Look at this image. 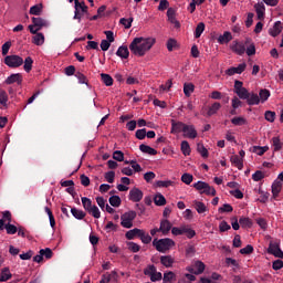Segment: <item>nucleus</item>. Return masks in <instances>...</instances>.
<instances>
[{
    "mask_svg": "<svg viewBox=\"0 0 283 283\" xmlns=\"http://www.w3.org/2000/svg\"><path fill=\"white\" fill-rule=\"evenodd\" d=\"M193 90H196V86L191 83H185L184 84V94L185 96L189 97L191 94H193Z\"/></svg>",
    "mask_w": 283,
    "mask_h": 283,
    "instance_id": "obj_38",
    "label": "nucleus"
},
{
    "mask_svg": "<svg viewBox=\"0 0 283 283\" xmlns=\"http://www.w3.org/2000/svg\"><path fill=\"white\" fill-rule=\"evenodd\" d=\"M220 107H222V105L218 102H214L209 108H208V113L207 116H213L214 114H218V112L220 111Z\"/></svg>",
    "mask_w": 283,
    "mask_h": 283,
    "instance_id": "obj_34",
    "label": "nucleus"
},
{
    "mask_svg": "<svg viewBox=\"0 0 283 283\" xmlns=\"http://www.w3.org/2000/svg\"><path fill=\"white\" fill-rule=\"evenodd\" d=\"M29 12H30V14L39 17V14H41V12H43V4H35V6L31 7Z\"/></svg>",
    "mask_w": 283,
    "mask_h": 283,
    "instance_id": "obj_42",
    "label": "nucleus"
},
{
    "mask_svg": "<svg viewBox=\"0 0 283 283\" xmlns=\"http://www.w3.org/2000/svg\"><path fill=\"white\" fill-rule=\"evenodd\" d=\"M156 45V38H135L129 44V50L135 56H145Z\"/></svg>",
    "mask_w": 283,
    "mask_h": 283,
    "instance_id": "obj_1",
    "label": "nucleus"
},
{
    "mask_svg": "<svg viewBox=\"0 0 283 283\" xmlns=\"http://www.w3.org/2000/svg\"><path fill=\"white\" fill-rule=\"evenodd\" d=\"M187 124L182 123V122H176L172 120L171 122V134H180V132H185V127Z\"/></svg>",
    "mask_w": 283,
    "mask_h": 283,
    "instance_id": "obj_19",
    "label": "nucleus"
},
{
    "mask_svg": "<svg viewBox=\"0 0 283 283\" xmlns=\"http://www.w3.org/2000/svg\"><path fill=\"white\" fill-rule=\"evenodd\" d=\"M268 253L274 258L283 259V251L280 248V241H271L268 248Z\"/></svg>",
    "mask_w": 283,
    "mask_h": 283,
    "instance_id": "obj_6",
    "label": "nucleus"
},
{
    "mask_svg": "<svg viewBox=\"0 0 283 283\" xmlns=\"http://www.w3.org/2000/svg\"><path fill=\"white\" fill-rule=\"evenodd\" d=\"M268 149L269 146H253L252 151L253 154H256V156H264Z\"/></svg>",
    "mask_w": 283,
    "mask_h": 283,
    "instance_id": "obj_36",
    "label": "nucleus"
},
{
    "mask_svg": "<svg viewBox=\"0 0 283 283\" xmlns=\"http://www.w3.org/2000/svg\"><path fill=\"white\" fill-rule=\"evenodd\" d=\"M245 54L248 56H253L255 54V44H249V46L245 49Z\"/></svg>",
    "mask_w": 283,
    "mask_h": 283,
    "instance_id": "obj_64",
    "label": "nucleus"
},
{
    "mask_svg": "<svg viewBox=\"0 0 283 283\" xmlns=\"http://www.w3.org/2000/svg\"><path fill=\"white\" fill-rule=\"evenodd\" d=\"M88 213L90 216H93V218H96V219L101 218V210L96 206H93V208L88 210Z\"/></svg>",
    "mask_w": 283,
    "mask_h": 283,
    "instance_id": "obj_58",
    "label": "nucleus"
},
{
    "mask_svg": "<svg viewBox=\"0 0 283 283\" xmlns=\"http://www.w3.org/2000/svg\"><path fill=\"white\" fill-rule=\"evenodd\" d=\"M10 101L8 96V92L6 90L0 88V109H8V102Z\"/></svg>",
    "mask_w": 283,
    "mask_h": 283,
    "instance_id": "obj_18",
    "label": "nucleus"
},
{
    "mask_svg": "<svg viewBox=\"0 0 283 283\" xmlns=\"http://www.w3.org/2000/svg\"><path fill=\"white\" fill-rule=\"evenodd\" d=\"M113 158L114 160H117V163H123V160H125V154L120 150H115L113 153Z\"/></svg>",
    "mask_w": 283,
    "mask_h": 283,
    "instance_id": "obj_54",
    "label": "nucleus"
},
{
    "mask_svg": "<svg viewBox=\"0 0 283 283\" xmlns=\"http://www.w3.org/2000/svg\"><path fill=\"white\" fill-rule=\"evenodd\" d=\"M32 23L38 28V30H43V28H48L50 22L43 18H32Z\"/></svg>",
    "mask_w": 283,
    "mask_h": 283,
    "instance_id": "obj_20",
    "label": "nucleus"
},
{
    "mask_svg": "<svg viewBox=\"0 0 283 283\" xmlns=\"http://www.w3.org/2000/svg\"><path fill=\"white\" fill-rule=\"evenodd\" d=\"M104 178H105L106 182H109V185H112L114 182V179L116 178V172L107 171V172H105Z\"/></svg>",
    "mask_w": 283,
    "mask_h": 283,
    "instance_id": "obj_57",
    "label": "nucleus"
},
{
    "mask_svg": "<svg viewBox=\"0 0 283 283\" xmlns=\"http://www.w3.org/2000/svg\"><path fill=\"white\" fill-rule=\"evenodd\" d=\"M143 190L139 188H133L129 190L128 200L132 202H140V200H143Z\"/></svg>",
    "mask_w": 283,
    "mask_h": 283,
    "instance_id": "obj_11",
    "label": "nucleus"
},
{
    "mask_svg": "<svg viewBox=\"0 0 283 283\" xmlns=\"http://www.w3.org/2000/svg\"><path fill=\"white\" fill-rule=\"evenodd\" d=\"M160 262H161L163 266H166V269H171V266H174V262H176V260L171 255H163V256H160Z\"/></svg>",
    "mask_w": 283,
    "mask_h": 283,
    "instance_id": "obj_21",
    "label": "nucleus"
},
{
    "mask_svg": "<svg viewBox=\"0 0 283 283\" xmlns=\"http://www.w3.org/2000/svg\"><path fill=\"white\" fill-rule=\"evenodd\" d=\"M230 50L234 52V54H238L239 56H242L244 52H247V46L242 42L233 41L230 45Z\"/></svg>",
    "mask_w": 283,
    "mask_h": 283,
    "instance_id": "obj_12",
    "label": "nucleus"
},
{
    "mask_svg": "<svg viewBox=\"0 0 283 283\" xmlns=\"http://www.w3.org/2000/svg\"><path fill=\"white\" fill-rule=\"evenodd\" d=\"M4 83L6 85H12V83L21 85L23 83V75L21 73H13L6 78Z\"/></svg>",
    "mask_w": 283,
    "mask_h": 283,
    "instance_id": "obj_13",
    "label": "nucleus"
},
{
    "mask_svg": "<svg viewBox=\"0 0 283 283\" xmlns=\"http://www.w3.org/2000/svg\"><path fill=\"white\" fill-rule=\"evenodd\" d=\"M4 229L8 233V235H14V233H17L19 228H17V226H14L12 223H7V224H4Z\"/></svg>",
    "mask_w": 283,
    "mask_h": 283,
    "instance_id": "obj_49",
    "label": "nucleus"
},
{
    "mask_svg": "<svg viewBox=\"0 0 283 283\" xmlns=\"http://www.w3.org/2000/svg\"><path fill=\"white\" fill-rule=\"evenodd\" d=\"M235 94L241 98L242 101H247L249 98V91L247 88H240L235 92Z\"/></svg>",
    "mask_w": 283,
    "mask_h": 283,
    "instance_id": "obj_53",
    "label": "nucleus"
},
{
    "mask_svg": "<svg viewBox=\"0 0 283 283\" xmlns=\"http://www.w3.org/2000/svg\"><path fill=\"white\" fill-rule=\"evenodd\" d=\"M108 202L111 207H120L122 200H120V197L118 196H112L109 197Z\"/></svg>",
    "mask_w": 283,
    "mask_h": 283,
    "instance_id": "obj_52",
    "label": "nucleus"
},
{
    "mask_svg": "<svg viewBox=\"0 0 283 283\" xmlns=\"http://www.w3.org/2000/svg\"><path fill=\"white\" fill-rule=\"evenodd\" d=\"M159 231L164 235H167V233H169V231H171V222H169V220H163L160 222Z\"/></svg>",
    "mask_w": 283,
    "mask_h": 283,
    "instance_id": "obj_25",
    "label": "nucleus"
},
{
    "mask_svg": "<svg viewBox=\"0 0 283 283\" xmlns=\"http://www.w3.org/2000/svg\"><path fill=\"white\" fill-rule=\"evenodd\" d=\"M283 27L282 21H276L272 28L269 29L270 36H279L282 33Z\"/></svg>",
    "mask_w": 283,
    "mask_h": 283,
    "instance_id": "obj_17",
    "label": "nucleus"
},
{
    "mask_svg": "<svg viewBox=\"0 0 283 283\" xmlns=\"http://www.w3.org/2000/svg\"><path fill=\"white\" fill-rule=\"evenodd\" d=\"M274 151H280L282 149V142L280 140V137H273L272 138Z\"/></svg>",
    "mask_w": 283,
    "mask_h": 283,
    "instance_id": "obj_59",
    "label": "nucleus"
},
{
    "mask_svg": "<svg viewBox=\"0 0 283 283\" xmlns=\"http://www.w3.org/2000/svg\"><path fill=\"white\" fill-rule=\"evenodd\" d=\"M139 239L142 240L143 244H149L151 242V235L145 232V230H142Z\"/></svg>",
    "mask_w": 283,
    "mask_h": 283,
    "instance_id": "obj_43",
    "label": "nucleus"
},
{
    "mask_svg": "<svg viewBox=\"0 0 283 283\" xmlns=\"http://www.w3.org/2000/svg\"><path fill=\"white\" fill-rule=\"evenodd\" d=\"M71 213L73 217H75L76 220H83V218H85V211L76 208H72Z\"/></svg>",
    "mask_w": 283,
    "mask_h": 283,
    "instance_id": "obj_41",
    "label": "nucleus"
},
{
    "mask_svg": "<svg viewBox=\"0 0 283 283\" xmlns=\"http://www.w3.org/2000/svg\"><path fill=\"white\" fill-rule=\"evenodd\" d=\"M154 202L157 207H165V205H167V199L163 193H157L154 197Z\"/></svg>",
    "mask_w": 283,
    "mask_h": 283,
    "instance_id": "obj_30",
    "label": "nucleus"
},
{
    "mask_svg": "<svg viewBox=\"0 0 283 283\" xmlns=\"http://www.w3.org/2000/svg\"><path fill=\"white\" fill-rule=\"evenodd\" d=\"M230 161L232 163V165H234V167H237L238 169H242V167H244V160L242 158H240V156L238 155H233L230 157Z\"/></svg>",
    "mask_w": 283,
    "mask_h": 283,
    "instance_id": "obj_27",
    "label": "nucleus"
},
{
    "mask_svg": "<svg viewBox=\"0 0 283 283\" xmlns=\"http://www.w3.org/2000/svg\"><path fill=\"white\" fill-rule=\"evenodd\" d=\"M193 187L200 193H206V196H216V188L209 186V184L205 181H197L193 184Z\"/></svg>",
    "mask_w": 283,
    "mask_h": 283,
    "instance_id": "obj_5",
    "label": "nucleus"
},
{
    "mask_svg": "<svg viewBox=\"0 0 283 283\" xmlns=\"http://www.w3.org/2000/svg\"><path fill=\"white\" fill-rule=\"evenodd\" d=\"M280 191H282V182L276 180L272 184V195H273V197L277 198V196H280Z\"/></svg>",
    "mask_w": 283,
    "mask_h": 283,
    "instance_id": "obj_33",
    "label": "nucleus"
},
{
    "mask_svg": "<svg viewBox=\"0 0 283 283\" xmlns=\"http://www.w3.org/2000/svg\"><path fill=\"white\" fill-rule=\"evenodd\" d=\"M254 10L256 12V17L260 21L264 19V15L266 14V7L264 6V2H259L254 4Z\"/></svg>",
    "mask_w": 283,
    "mask_h": 283,
    "instance_id": "obj_16",
    "label": "nucleus"
},
{
    "mask_svg": "<svg viewBox=\"0 0 283 283\" xmlns=\"http://www.w3.org/2000/svg\"><path fill=\"white\" fill-rule=\"evenodd\" d=\"M40 253L42 258H46V260H50L52 258V250L50 248L40 250Z\"/></svg>",
    "mask_w": 283,
    "mask_h": 283,
    "instance_id": "obj_63",
    "label": "nucleus"
},
{
    "mask_svg": "<svg viewBox=\"0 0 283 283\" xmlns=\"http://www.w3.org/2000/svg\"><path fill=\"white\" fill-rule=\"evenodd\" d=\"M239 223L243 229H251L253 222H251V219L247 218V217H241L239 219Z\"/></svg>",
    "mask_w": 283,
    "mask_h": 283,
    "instance_id": "obj_40",
    "label": "nucleus"
},
{
    "mask_svg": "<svg viewBox=\"0 0 283 283\" xmlns=\"http://www.w3.org/2000/svg\"><path fill=\"white\" fill-rule=\"evenodd\" d=\"M181 181L185 184V185H189L190 182H193V175L191 174H184L181 176Z\"/></svg>",
    "mask_w": 283,
    "mask_h": 283,
    "instance_id": "obj_60",
    "label": "nucleus"
},
{
    "mask_svg": "<svg viewBox=\"0 0 283 283\" xmlns=\"http://www.w3.org/2000/svg\"><path fill=\"white\" fill-rule=\"evenodd\" d=\"M265 120L268 123H275V112L273 111H266L264 114Z\"/></svg>",
    "mask_w": 283,
    "mask_h": 283,
    "instance_id": "obj_56",
    "label": "nucleus"
},
{
    "mask_svg": "<svg viewBox=\"0 0 283 283\" xmlns=\"http://www.w3.org/2000/svg\"><path fill=\"white\" fill-rule=\"evenodd\" d=\"M116 54L119 59H129V49L126 45H122L117 49Z\"/></svg>",
    "mask_w": 283,
    "mask_h": 283,
    "instance_id": "obj_28",
    "label": "nucleus"
},
{
    "mask_svg": "<svg viewBox=\"0 0 283 283\" xmlns=\"http://www.w3.org/2000/svg\"><path fill=\"white\" fill-rule=\"evenodd\" d=\"M23 63H24V65H23L24 71L28 73L32 72V65H33L34 61L30 56H28V57H25Z\"/></svg>",
    "mask_w": 283,
    "mask_h": 283,
    "instance_id": "obj_46",
    "label": "nucleus"
},
{
    "mask_svg": "<svg viewBox=\"0 0 283 283\" xmlns=\"http://www.w3.org/2000/svg\"><path fill=\"white\" fill-rule=\"evenodd\" d=\"M247 70V63H241L237 67H230L226 71L228 76H233L234 74H242Z\"/></svg>",
    "mask_w": 283,
    "mask_h": 283,
    "instance_id": "obj_15",
    "label": "nucleus"
},
{
    "mask_svg": "<svg viewBox=\"0 0 283 283\" xmlns=\"http://www.w3.org/2000/svg\"><path fill=\"white\" fill-rule=\"evenodd\" d=\"M232 125L241 126L247 125V118L244 117H233L231 119Z\"/></svg>",
    "mask_w": 283,
    "mask_h": 283,
    "instance_id": "obj_55",
    "label": "nucleus"
},
{
    "mask_svg": "<svg viewBox=\"0 0 283 283\" xmlns=\"http://www.w3.org/2000/svg\"><path fill=\"white\" fill-rule=\"evenodd\" d=\"M144 275L150 277V282H160L163 280V273L158 272L156 265L150 264L144 269Z\"/></svg>",
    "mask_w": 283,
    "mask_h": 283,
    "instance_id": "obj_3",
    "label": "nucleus"
},
{
    "mask_svg": "<svg viewBox=\"0 0 283 283\" xmlns=\"http://www.w3.org/2000/svg\"><path fill=\"white\" fill-rule=\"evenodd\" d=\"M230 41H233V35H231V32L226 31L222 35H219L218 43L221 45L224 43H229Z\"/></svg>",
    "mask_w": 283,
    "mask_h": 283,
    "instance_id": "obj_26",
    "label": "nucleus"
},
{
    "mask_svg": "<svg viewBox=\"0 0 283 283\" xmlns=\"http://www.w3.org/2000/svg\"><path fill=\"white\" fill-rule=\"evenodd\" d=\"M82 205L85 209V211H90L94 205H92V199L87 198V197H82Z\"/></svg>",
    "mask_w": 283,
    "mask_h": 283,
    "instance_id": "obj_45",
    "label": "nucleus"
},
{
    "mask_svg": "<svg viewBox=\"0 0 283 283\" xmlns=\"http://www.w3.org/2000/svg\"><path fill=\"white\" fill-rule=\"evenodd\" d=\"M187 271H189V273H193V275H200L205 273V264L202 261H195L191 266L187 268Z\"/></svg>",
    "mask_w": 283,
    "mask_h": 283,
    "instance_id": "obj_9",
    "label": "nucleus"
},
{
    "mask_svg": "<svg viewBox=\"0 0 283 283\" xmlns=\"http://www.w3.org/2000/svg\"><path fill=\"white\" fill-rule=\"evenodd\" d=\"M153 247H155L156 251L159 253H167V251H170L176 247V242L170 238L154 239Z\"/></svg>",
    "mask_w": 283,
    "mask_h": 283,
    "instance_id": "obj_2",
    "label": "nucleus"
},
{
    "mask_svg": "<svg viewBox=\"0 0 283 283\" xmlns=\"http://www.w3.org/2000/svg\"><path fill=\"white\" fill-rule=\"evenodd\" d=\"M32 43H34V45H43V43H45V35H43V33H36L33 36Z\"/></svg>",
    "mask_w": 283,
    "mask_h": 283,
    "instance_id": "obj_37",
    "label": "nucleus"
},
{
    "mask_svg": "<svg viewBox=\"0 0 283 283\" xmlns=\"http://www.w3.org/2000/svg\"><path fill=\"white\" fill-rule=\"evenodd\" d=\"M184 138H190L191 140L198 138V130H196V126L187 125L184 127Z\"/></svg>",
    "mask_w": 283,
    "mask_h": 283,
    "instance_id": "obj_10",
    "label": "nucleus"
},
{
    "mask_svg": "<svg viewBox=\"0 0 283 283\" xmlns=\"http://www.w3.org/2000/svg\"><path fill=\"white\" fill-rule=\"evenodd\" d=\"M4 63L8 67H21V65H23V57L19 55H7Z\"/></svg>",
    "mask_w": 283,
    "mask_h": 283,
    "instance_id": "obj_7",
    "label": "nucleus"
},
{
    "mask_svg": "<svg viewBox=\"0 0 283 283\" xmlns=\"http://www.w3.org/2000/svg\"><path fill=\"white\" fill-rule=\"evenodd\" d=\"M270 97H271V91L263 88L259 92L260 103H266V101H269Z\"/></svg>",
    "mask_w": 283,
    "mask_h": 283,
    "instance_id": "obj_31",
    "label": "nucleus"
},
{
    "mask_svg": "<svg viewBox=\"0 0 283 283\" xmlns=\"http://www.w3.org/2000/svg\"><path fill=\"white\" fill-rule=\"evenodd\" d=\"M263 178H264V172H262V170H256L252 175V180H254V182H260V180H262Z\"/></svg>",
    "mask_w": 283,
    "mask_h": 283,
    "instance_id": "obj_61",
    "label": "nucleus"
},
{
    "mask_svg": "<svg viewBox=\"0 0 283 283\" xmlns=\"http://www.w3.org/2000/svg\"><path fill=\"white\" fill-rule=\"evenodd\" d=\"M142 229L134 228L133 230H129L126 232L127 240H134L136 237L140 238Z\"/></svg>",
    "mask_w": 283,
    "mask_h": 283,
    "instance_id": "obj_29",
    "label": "nucleus"
},
{
    "mask_svg": "<svg viewBox=\"0 0 283 283\" xmlns=\"http://www.w3.org/2000/svg\"><path fill=\"white\" fill-rule=\"evenodd\" d=\"M197 151L202 156V158H209V150L202 144L197 145Z\"/></svg>",
    "mask_w": 283,
    "mask_h": 283,
    "instance_id": "obj_48",
    "label": "nucleus"
},
{
    "mask_svg": "<svg viewBox=\"0 0 283 283\" xmlns=\"http://www.w3.org/2000/svg\"><path fill=\"white\" fill-rule=\"evenodd\" d=\"M163 280L164 283L174 282V280H176V273H174L172 271L165 272Z\"/></svg>",
    "mask_w": 283,
    "mask_h": 283,
    "instance_id": "obj_44",
    "label": "nucleus"
},
{
    "mask_svg": "<svg viewBox=\"0 0 283 283\" xmlns=\"http://www.w3.org/2000/svg\"><path fill=\"white\" fill-rule=\"evenodd\" d=\"M101 78H102V82L104 83V85H106V87H112L114 85V78L111 77L109 74L102 73Z\"/></svg>",
    "mask_w": 283,
    "mask_h": 283,
    "instance_id": "obj_32",
    "label": "nucleus"
},
{
    "mask_svg": "<svg viewBox=\"0 0 283 283\" xmlns=\"http://www.w3.org/2000/svg\"><path fill=\"white\" fill-rule=\"evenodd\" d=\"M202 32H205V22H199L195 31V39H200Z\"/></svg>",
    "mask_w": 283,
    "mask_h": 283,
    "instance_id": "obj_47",
    "label": "nucleus"
},
{
    "mask_svg": "<svg viewBox=\"0 0 283 283\" xmlns=\"http://www.w3.org/2000/svg\"><path fill=\"white\" fill-rule=\"evenodd\" d=\"M90 19V11L88 9H81L78 7H74V21H77V23H81L83 21V18Z\"/></svg>",
    "mask_w": 283,
    "mask_h": 283,
    "instance_id": "obj_8",
    "label": "nucleus"
},
{
    "mask_svg": "<svg viewBox=\"0 0 283 283\" xmlns=\"http://www.w3.org/2000/svg\"><path fill=\"white\" fill-rule=\"evenodd\" d=\"M139 151H142V154H147L148 156H156V154H158L157 149H154L153 147L145 144L139 146Z\"/></svg>",
    "mask_w": 283,
    "mask_h": 283,
    "instance_id": "obj_22",
    "label": "nucleus"
},
{
    "mask_svg": "<svg viewBox=\"0 0 283 283\" xmlns=\"http://www.w3.org/2000/svg\"><path fill=\"white\" fill-rule=\"evenodd\" d=\"M193 205H195V209H196L197 213L202 214V213H207V211H209V208H207V205H205V202H202V201L195 200Z\"/></svg>",
    "mask_w": 283,
    "mask_h": 283,
    "instance_id": "obj_23",
    "label": "nucleus"
},
{
    "mask_svg": "<svg viewBox=\"0 0 283 283\" xmlns=\"http://www.w3.org/2000/svg\"><path fill=\"white\" fill-rule=\"evenodd\" d=\"M186 226H181V227H174L171 229V233L172 235H185V231H186Z\"/></svg>",
    "mask_w": 283,
    "mask_h": 283,
    "instance_id": "obj_51",
    "label": "nucleus"
},
{
    "mask_svg": "<svg viewBox=\"0 0 283 283\" xmlns=\"http://www.w3.org/2000/svg\"><path fill=\"white\" fill-rule=\"evenodd\" d=\"M167 17H168L169 23H171V25H174V28L179 30L180 21H178V19H176V10H174V8H169L167 10Z\"/></svg>",
    "mask_w": 283,
    "mask_h": 283,
    "instance_id": "obj_14",
    "label": "nucleus"
},
{
    "mask_svg": "<svg viewBox=\"0 0 283 283\" xmlns=\"http://www.w3.org/2000/svg\"><path fill=\"white\" fill-rule=\"evenodd\" d=\"M181 153L184 154V156L191 155V146H189V142L187 140L181 142Z\"/></svg>",
    "mask_w": 283,
    "mask_h": 283,
    "instance_id": "obj_39",
    "label": "nucleus"
},
{
    "mask_svg": "<svg viewBox=\"0 0 283 283\" xmlns=\"http://www.w3.org/2000/svg\"><path fill=\"white\" fill-rule=\"evenodd\" d=\"M245 101L248 105H260V96L255 93H249Z\"/></svg>",
    "mask_w": 283,
    "mask_h": 283,
    "instance_id": "obj_24",
    "label": "nucleus"
},
{
    "mask_svg": "<svg viewBox=\"0 0 283 283\" xmlns=\"http://www.w3.org/2000/svg\"><path fill=\"white\" fill-rule=\"evenodd\" d=\"M12 279V273H10V269L4 268L1 271V275H0V282H8V280Z\"/></svg>",
    "mask_w": 283,
    "mask_h": 283,
    "instance_id": "obj_35",
    "label": "nucleus"
},
{
    "mask_svg": "<svg viewBox=\"0 0 283 283\" xmlns=\"http://www.w3.org/2000/svg\"><path fill=\"white\" fill-rule=\"evenodd\" d=\"M119 23L124 25L126 30H129V28H132V23H134V18H122Z\"/></svg>",
    "mask_w": 283,
    "mask_h": 283,
    "instance_id": "obj_50",
    "label": "nucleus"
},
{
    "mask_svg": "<svg viewBox=\"0 0 283 283\" xmlns=\"http://www.w3.org/2000/svg\"><path fill=\"white\" fill-rule=\"evenodd\" d=\"M127 247H128V250L132 251L133 253H138V251H140V245H138L135 242H128Z\"/></svg>",
    "mask_w": 283,
    "mask_h": 283,
    "instance_id": "obj_62",
    "label": "nucleus"
},
{
    "mask_svg": "<svg viewBox=\"0 0 283 283\" xmlns=\"http://www.w3.org/2000/svg\"><path fill=\"white\" fill-rule=\"evenodd\" d=\"M136 216H137L136 211H134V210H130V211L122 214V217H120L122 227H124V229H132V227H134V220H136Z\"/></svg>",
    "mask_w": 283,
    "mask_h": 283,
    "instance_id": "obj_4",
    "label": "nucleus"
}]
</instances>
